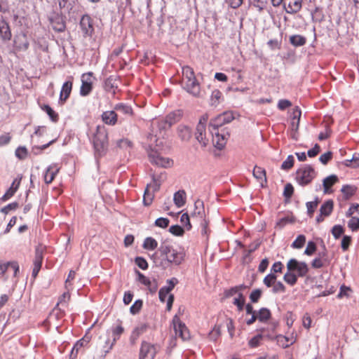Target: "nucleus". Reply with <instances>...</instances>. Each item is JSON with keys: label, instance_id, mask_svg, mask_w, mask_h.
<instances>
[{"label": "nucleus", "instance_id": "58836bf2", "mask_svg": "<svg viewBox=\"0 0 359 359\" xmlns=\"http://www.w3.org/2000/svg\"><path fill=\"white\" fill-rule=\"evenodd\" d=\"M298 276L291 271H288L285 273L283 280L290 285H294L297 283Z\"/></svg>", "mask_w": 359, "mask_h": 359}, {"label": "nucleus", "instance_id": "cd10ccee", "mask_svg": "<svg viewBox=\"0 0 359 359\" xmlns=\"http://www.w3.org/2000/svg\"><path fill=\"white\" fill-rule=\"evenodd\" d=\"M301 110L298 107H296L292 111V120L291 122L292 130L296 132L299 128V119L301 117Z\"/></svg>", "mask_w": 359, "mask_h": 359}, {"label": "nucleus", "instance_id": "ea45409f", "mask_svg": "<svg viewBox=\"0 0 359 359\" xmlns=\"http://www.w3.org/2000/svg\"><path fill=\"white\" fill-rule=\"evenodd\" d=\"M306 38L301 35H292L290 37V42L294 46H302L306 43Z\"/></svg>", "mask_w": 359, "mask_h": 359}, {"label": "nucleus", "instance_id": "09e8293b", "mask_svg": "<svg viewBox=\"0 0 359 359\" xmlns=\"http://www.w3.org/2000/svg\"><path fill=\"white\" fill-rule=\"evenodd\" d=\"M43 110L47 113L49 116L50 120L53 122H56L58 120V115L56 112L53 111V109L49 105H44L43 107Z\"/></svg>", "mask_w": 359, "mask_h": 359}, {"label": "nucleus", "instance_id": "72a5a7b5", "mask_svg": "<svg viewBox=\"0 0 359 359\" xmlns=\"http://www.w3.org/2000/svg\"><path fill=\"white\" fill-rule=\"evenodd\" d=\"M253 176L259 181L262 185H263V182H266L265 170L261 167H255L253 170Z\"/></svg>", "mask_w": 359, "mask_h": 359}, {"label": "nucleus", "instance_id": "9d476101", "mask_svg": "<svg viewBox=\"0 0 359 359\" xmlns=\"http://www.w3.org/2000/svg\"><path fill=\"white\" fill-rule=\"evenodd\" d=\"M210 132L213 146L219 150L222 149L226 144L229 134L224 133L223 130L219 131V130H214L210 128Z\"/></svg>", "mask_w": 359, "mask_h": 359}, {"label": "nucleus", "instance_id": "20e7f679", "mask_svg": "<svg viewBox=\"0 0 359 359\" xmlns=\"http://www.w3.org/2000/svg\"><path fill=\"white\" fill-rule=\"evenodd\" d=\"M93 145L96 155L102 156L107 149L108 133L104 126H97L93 137Z\"/></svg>", "mask_w": 359, "mask_h": 359}, {"label": "nucleus", "instance_id": "a19ab883", "mask_svg": "<svg viewBox=\"0 0 359 359\" xmlns=\"http://www.w3.org/2000/svg\"><path fill=\"white\" fill-rule=\"evenodd\" d=\"M257 319L261 322L268 320L271 317V312L266 308H262L257 313Z\"/></svg>", "mask_w": 359, "mask_h": 359}, {"label": "nucleus", "instance_id": "9b49d317", "mask_svg": "<svg viewBox=\"0 0 359 359\" xmlns=\"http://www.w3.org/2000/svg\"><path fill=\"white\" fill-rule=\"evenodd\" d=\"M173 328L177 337H181L182 340L189 339V332L185 324L182 323L179 317L175 315L172 319Z\"/></svg>", "mask_w": 359, "mask_h": 359}, {"label": "nucleus", "instance_id": "2f4dec72", "mask_svg": "<svg viewBox=\"0 0 359 359\" xmlns=\"http://www.w3.org/2000/svg\"><path fill=\"white\" fill-rule=\"evenodd\" d=\"M177 132L179 137L183 141L189 140L191 137V130L186 126H180L178 127Z\"/></svg>", "mask_w": 359, "mask_h": 359}, {"label": "nucleus", "instance_id": "473e14b6", "mask_svg": "<svg viewBox=\"0 0 359 359\" xmlns=\"http://www.w3.org/2000/svg\"><path fill=\"white\" fill-rule=\"evenodd\" d=\"M357 191V187L353 185L345 184L342 186L341 191L344 194L346 199H348L350 197L353 196Z\"/></svg>", "mask_w": 359, "mask_h": 359}, {"label": "nucleus", "instance_id": "412c9836", "mask_svg": "<svg viewBox=\"0 0 359 359\" xmlns=\"http://www.w3.org/2000/svg\"><path fill=\"white\" fill-rule=\"evenodd\" d=\"M0 37L4 41H8L11 38V32L7 22L0 18Z\"/></svg>", "mask_w": 359, "mask_h": 359}, {"label": "nucleus", "instance_id": "69168bd1", "mask_svg": "<svg viewBox=\"0 0 359 359\" xmlns=\"http://www.w3.org/2000/svg\"><path fill=\"white\" fill-rule=\"evenodd\" d=\"M18 207V203L17 202H13L8 204L1 209V212L4 214L9 213L11 210H15Z\"/></svg>", "mask_w": 359, "mask_h": 359}, {"label": "nucleus", "instance_id": "0eeeda50", "mask_svg": "<svg viewBox=\"0 0 359 359\" xmlns=\"http://www.w3.org/2000/svg\"><path fill=\"white\" fill-rule=\"evenodd\" d=\"M287 269L295 273L299 277H304L308 271L309 266L304 262H299L294 258L290 259L287 263Z\"/></svg>", "mask_w": 359, "mask_h": 359}, {"label": "nucleus", "instance_id": "6ab92c4d", "mask_svg": "<svg viewBox=\"0 0 359 359\" xmlns=\"http://www.w3.org/2000/svg\"><path fill=\"white\" fill-rule=\"evenodd\" d=\"M260 332H261L260 334H257L256 336H255L254 337H252L251 339L249 340L248 345L250 347L256 348V347L259 346L264 337H266L270 339H272L274 338V336L272 334L264 335L265 328H262L260 330Z\"/></svg>", "mask_w": 359, "mask_h": 359}, {"label": "nucleus", "instance_id": "13d9d810", "mask_svg": "<svg viewBox=\"0 0 359 359\" xmlns=\"http://www.w3.org/2000/svg\"><path fill=\"white\" fill-rule=\"evenodd\" d=\"M316 250V245L313 241H309L307 243L306 248L304 250V254L311 256L312 255L315 251Z\"/></svg>", "mask_w": 359, "mask_h": 359}, {"label": "nucleus", "instance_id": "e433bc0d", "mask_svg": "<svg viewBox=\"0 0 359 359\" xmlns=\"http://www.w3.org/2000/svg\"><path fill=\"white\" fill-rule=\"evenodd\" d=\"M158 246L157 241L152 237H147L144 239L142 247L145 250H154Z\"/></svg>", "mask_w": 359, "mask_h": 359}, {"label": "nucleus", "instance_id": "3c124183", "mask_svg": "<svg viewBox=\"0 0 359 359\" xmlns=\"http://www.w3.org/2000/svg\"><path fill=\"white\" fill-rule=\"evenodd\" d=\"M142 304L143 302L142 300H136L130 308V313L133 315L138 313L142 307Z\"/></svg>", "mask_w": 359, "mask_h": 359}, {"label": "nucleus", "instance_id": "49530a36", "mask_svg": "<svg viewBox=\"0 0 359 359\" xmlns=\"http://www.w3.org/2000/svg\"><path fill=\"white\" fill-rule=\"evenodd\" d=\"M247 288V286L245 285H240L238 286H235L233 287H231V289L225 291V297H230L233 295L237 294L238 292H239V290H243Z\"/></svg>", "mask_w": 359, "mask_h": 359}, {"label": "nucleus", "instance_id": "c756f323", "mask_svg": "<svg viewBox=\"0 0 359 359\" xmlns=\"http://www.w3.org/2000/svg\"><path fill=\"white\" fill-rule=\"evenodd\" d=\"M123 331H124V329L121 325H118L116 326L115 327L112 328V334H113V337H114L113 341L110 344L109 348L105 351V355L107 353H109V351L113 348L115 342L116 341V340H118L119 339V337L121 335V334L123 332Z\"/></svg>", "mask_w": 359, "mask_h": 359}, {"label": "nucleus", "instance_id": "8fccbe9b", "mask_svg": "<svg viewBox=\"0 0 359 359\" xmlns=\"http://www.w3.org/2000/svg\"><path fill=\"white\" fill-rule=\"evenodd\" d=\"M306 242V237L304 235H299L295 241L292 243L293 248H302Z\"/></svg>", "mask_w": 359, "mask_h": 359}, {"label": "nucleus", "instance_id": "dca6fc26", "mask_svg": "<svg viewBox=\"0 0 359 359\" xmlns=\"http://www.w3.org/2000/svg\"><path fill=\"white\" fill-rule=\"evenodd\" d=\"M302 0H284L283 4L288 13H297L302 8Z\"/></svg>", "mask_w": 359, "mask_h": 359}, {"label": "nucleus", "instance_id": "c85d7f7f", "mask_svg": "<svg viewBox=\"0 0 359 359\" xmlns=\"http://www.w3.org/2000/svg\"><path fill=\"white\" fill-rule=\"evenodd\" d=\"M52 28L56 32H61L65 29V25L62 18L60 16L51 19L50 21Z\"/></svg>", "mask_w": 359, "mask_h": 359}, {"label": "nucleus", "instance_id": "bf43d9fd", "mask_svg": "<svg viewBox=\"0 0 359 359\" xmlns=\"http://www.w3.org/2000/svg\"><path fill=\"white\" fill-rule=\"evenodd\" d=\"M221 334L220 326H215L212 330L209 333V337L211 340L215 341Z\"/></svg>", "mask_w": 359, "mask_h": 359}, {"label": "nucleus", "instance_id": "4be33fe9", "mask_svg": "<svg viewBox=\"0 0 359 359\" xmlns=\"http://www.w3.org/2000/svg\"><path fill=\"white\" fill-rule=\"evenodd\" d=\"M72 89V81H67L62 86L60 93V102L64 103L69 97Z\"/></svg>", "mask_w": 359, "mask_h": 359}, {"label": "nucleus", "instance_id": "f3484780", "mask_svg": "<svg viewBox=\"0 0 359 359\" xmlns=\"http://www.w3.org/2000/svg\"><path fill=\"white\" fill-rule=\"evenodd\" d=\"M60 168L57 166L56 164L50 165L46 170L45 174L43 175L44 181L46 184H50L55 176L58 173Z\"/></svg>", "mask_w": 359, "mask_h": 359}, {"label": "nucleus", "instance_id": "052dcab7", "mask_svg": "<svg viewBox=\"0 0 359 359\" xmlns=\"http://www.w3.org/2000/svg\"><path fill=\"white\" fill-rule=\"evenodd\" d=\"M60 8L69 11L72 9L74 0H57Z\"/></svg>", "mask_w": 359, "mask_h": 359}, {"label": "nucleus", "instance_id": "338daca9", "mask_svg": "<svg viewBox=\"0 0 359 359\" xmlns=\"http://www.w3.org/2000/svg\"><path fill=\"white\" fill-rule=\"evenodd\" d=\"M348 226L353 231H355V230L358 229H359V218L353 217L349 220Z\"/></svg>", "mask_w": 359, "mask_h": 359}, {"label": "nucleus", "instance_id": "f257e3e1", "mask_svg": "<svg viewBox=\"0 0 359 359\" xmlns=\"http://www.w3.org/2000/svg\"><path fill=\"white\" fill-rule=\"evenodd\" d=\"M175 113H171L165 120H154L151 123V133L148 136L149 141L148 156L150 162L157 166L170 168L172 165L171 159L161 156L160 149L163 143L164 130L175 122Z\"/></svg>", "mask_w": 359, "mask_h": 359}, {"label": "nucleus", "instance_id": "37998d69", "mask_svg": "<svg viewBox=\"0 0 359 359\" xmlns=\"http://www.w3.org/2000/svg\"><path fill=\"white\" fill-rule=\"evenodd\" d=\"M87 343H88V341L86 340H85L84 339H81L79 340L74 344V346H73V348L72 349L71 354H70L71 358H76L78 354L79 350L81 347H83L84 346V344H86Z\"/></svg>", "mask_w": 359, "mask_h": 359}, {"label": "nucleus", "instance_id": "c9c22d12", "mask_svg": "<svg viewBox=\"0 0 359 359\" xmlns=\"http://www.w3.org/2000/svg\"><path fill=\"white\" fill-rule=\"evenodd\" d=\"M114 110L117 111L119 113H121L125 115H131L133 113V109L128 104H125L123 103L117 104L114 106Z\"/></svg>", "mask_w": 359, "mask_h": 359}, {"label": "nucleus", "instance_id": "4c0bfd02", "mask_svg": "<svg viewBox=\"0 0 359 359\" xmlns=\"http://www.w3.org/2000/svg\"><path fill=\"white\" fill-rule=\"evenodd\" d=\"M222 93L219 90H212L210 96V104L211 106L217 107L222 98Z\"/></svg>", "mask_w": 359, "mask_h": 359}, {"label": "nucleus", "instance_id": "7ed1b4c3", "mask_svg": "<svg viewBox=\"0 0 359 359\" xmlns=\"http://www.w3.org/2000/svg\"><path fill=\"white\" fill-rule=\"evenodd\" d=\"M182 84L184 90L193 96L200 94V85L197 81L194 69L189 66L182 67Z\"/></svg>", "mask_w": 359, "mask_h": 359}, {"label": "nucleus", "instance_id": "5701e85b", "mask_svg": "<svg viewBox=\"0 0 359 359\" xmlns=\"http://www.w3.org/2000/svg\"><path fill=\"white\" fill-rule=\"evenodd\" d=\"M81 28L85 35H91L93 28L88 15H83L80 22Z\"/></svg>", "mask_w": 359, "mask_h": 359}, {"label": "nucleus", "instance_id": "ddd939ff", "mask_svg": "<svg viewBox=\"0 0 359 359\" xmlns=\"http://www.w3.org/2000/svg\"><path fill=\"white\" fill-rule=\"evenodd\" d=\"M323 250L318 252V257L313 259L311 266L314 269H320L325 266H327L330 264V259L327 256V250L325 246L323 245Z\"/></svg>", "mask_w": 359, "mask_h": 359}, {"label": "nucleus", "instance_id": "e2e57ef3", "mask_svg": "<svg viewBox=\"0 0 359 359\" xmlns=\"http://www.w3.org/2000/svg\"><path fill=\"white\" fill-rule=\"evenodd\" d=\"M343 233L344 229L342 226L335 225L332 227V233L336 239L339 238L342 235Z\"/></svg>", "mask_w": 359, "mask_h": 359}, {"label": "nucleus", "instance_id": "bb28decb", "mask_svg": "<svg viewBox=\"0 0 359 359\" xmlns=\"http://www.w3.org/2000/svg\"><path fill=\"white\" fill-rule=\"evenodd\" d=\"M173 201L177 208L182 207L186 203V192L184 190H180L175 193Z\"/></svg>", "mask_w": 359, "mask_h": 359}, {"label": "nucleus", "instance_id": "774afa93", "mask_svg": "<svg viewBox=\"0 0 359 359\" xmlns=\"http://www.w3.org/2000/svg\"><path fill=\"white\" fill-rule=\"evenodd\" d=\"M135 262L142 270H145L148 268L147 262L143 257H136Z\"/></svg>", "mask_w": 359, "mask_h": 359}, {"label": "nucleus", "instance_id": "39448f33", "mask_svg": "<svg viewBox=\"0 0 359 359\" xmlns=\"http://www.w3.org/2000/svg\"><path fill=\"white\" fill-rule=\"evenodd\" d=\"M208 119V115H203L200 118L196 128V139L203 147H206L208 144L211 135V133L210 132V128H208V130L206 129Z\"/></svg>", "mask_w": 359, "mask_h": 359}, {"label": "nucleus", "instance_id": "7c9ffc66", "mask_svg": "<svg viewBox=\"0 0 359 359\" xmlns=\"http://www.w3.org/2000/svg\"><path fill=\"white\" fill-rule=\"evenodd\" d=\"M334 207V203L332 200H327L325 201L320 208V212L321 215H324L325 217L329 216L332 210Z\"/></svg>", "mask_w": 359, "mask_h": 359}, {"label": "nucleus", "instance_id": "1a4fd4ad", "mask_svg": "<svg viewBox=\"0 0 359 359\" xmlns=\"http://www.w3.org/2000/svg\"><path fill=\"white\" fill-rule=\"evenodd\" d=\"M193 219H196L200 225H203L205 228L208 226V222L205 219V213L204 209L203 202L198 199L194 203V210L191 213Z\"/></svg>", "mask_w": 359, "mask_h": 359}, {"label": "nucleus", "instance_id": "5fc2aeb1", "mask_svg": "<svg viewBox=\"0 0 359 359\" xmlns=\"http://www.w3.org/2000/svg\"><path fill=\"white\" fill-rule=\"evenodd\" d=\"M277 276L273 273H269L264 278V284L267 286L268 287H271L273 284L275 283L276 280Z\"/></svg>", "mask_w": 359, "mask_h": 359}, {"label": "nucleus", "instance_id": "a18cd8bd", "mask_svg": "<svg viewBox=\"0 0 359 359\" xmlns=\"http://www.w3.org/2000/svg\"><path fill=\"white\" fill-rule=\"evenodd\" d=\"M154 190L150 191L149 186H147L143 196V203L145 205L148 206L151 204L154 197Z\"/></svg>", "mask_w": 359, "mask_h": 359}, {"label": "nucleus", "instance_id": "b1692460", "mask_svg": "<svg viewBox=\"0 0 359 359\" xmlns=\"http://www.w3.org/2000/svg\"><path fill=\"white\" fill-rule=\"evenodd\" d=\"M338 182V177L335 175H331L325 177L323 181L324 194H330L332 190L330 188Z\"/></svg>", "mask_w": 359, "mask_h": 359}, {"label": "nucleus", "instance_id": "a211bd4d", "mask_svg": "<svg viewBox=\"0 0 359 359\" xmlns=\"http://www.w3.org/2000/svg\"><path fill=\"white\" fill-rule=\"evenodd\" d=\"M15 47L19 50H26L29 47V41L25 34L17 35L14 39Z\"/></svg>", "mask_w": 359, "mask_h": 359}, {"label": "nucleus", "instance_id": "79ce46f5", "mask_svg": "<svg viewBox=\"0 0 359 359\" xmlns=\"http://www.w3.org/2000/svg\"><path fill=\"white\" fill-rule=\"evenodd\" d=\"M166 175L165 172H161L159 176H153L154 191H158L161 183L165 180Z\"/></svg>", "mask_w": 359, "mask_h": 359}, {"label": "nucleus", "instance_id": "603ef678", "mask_svg": "<svg viewBox=\"0 0 359 359\" xmlns=\"http://www.w3.org/2000/svg\"><path fill=\"white\" fill-rule=\"evenodd\" d=\"M318 204V198H316L313 201H309L306 203L307 208V212L310 216H312L315 210L316 209Z\"/></svg>", "mask_w": 359, "mask_h": 359}, {"label": "nucleus", "instance_id": "393cba45", "mask_svg": "<svg viewBox=\"0 0 359 359\" xmlns=\"http://www.w3.org/2000/svg\"><path fill=\"white\" fill-rule=\"evenodd\" d=\"M20 181H21V177L20 178H15L13 180L11 187L7 190V191L2 196L1 199L3 201H5L8 200L10 198H11L15 194V193L18 189V187H19L20 184Z\"/></svg>", "mask_w": 359, "mask_h": 359}, {"label": "nucleus", "instance_id": "6e6552de", "mask_svg": "<svg viewBox=\"0 0 359 359\" xmlns=\"http://www.w3.org/2000/svg\"><path fill=\"white\" fill-rule=\"evenodd\" d=\"M234 116L231 111H226L219 114L210 121V128L214 130H219L223 125L230 123L233 120Z\"/></svg>", "mask_w": 359, "mask_h": 359}, {"label": "nucleus", "instance_id": "6e6d98bb", "mask_svg": "<svg viewBox=\"0 0 359 359\" xmlns=\"http://www.w3.org/2000/svg\"><path fill=\"white\" fill-rule=\"evenodd\" d=\"M169 231L177 236H181L184 234V231L182 227L179 225H172L170 227Z\"/></svg>", "mask_w": 359, "mask_h": 359}, {"label": "nucleus", "instance_id": "2eb2a0df", "mask_svg": "<svg viewBox=\"0 0 359 359\" xmlns=\"http://www.w3.org/2000/svg\"><path fill=\"white\" fill-rule=\"evenodd\" d=\"M43 250L44 249L41 246H38L35 250V257L33 261L34 266L32 273V276L34 278L37 276L39 271L41 268Z\"/></svg>", "mask_w": 359, "mask_h": 359}, {"label": "nucleus", "instance_id": "4d7b16f0", "mask_svg": "<svg viewBox=\"0 0 359 359\" xmlns=\"http://www.w3.org/2000/svg\"><path fill=\"white\" fill-rule=\"evenodd\" d=\"M170 220L168 218L159 217L155 221V225L158 227L165 229L168 226Z\"/></svg>", "mask_w": 359, "mask_h": 359}, {"label": "nucleus", "instance_id": "864d4df0", "mask_svg": "<svg viewBox=\"0 0 359 359\" xmlns=\"http://www.w3.org/2000/svg\"><path fill=\"white\" fill-rule=\"evenodd\" d=\"M294 157L292 155H289L287 158L283 162L281 168L283 170H289L294 165Z\"/></svg>", "mask_w": 359, "mask_h": 359}, {"label": "nucleus", "instance_id": "a878e982", "mask_svg": "<svg viewBox=\"0 0 359 359\" xmlns=\"http://www.w3.org/2000/svg\"><path fill=\"white\" fill-rule=\"evenodd\" d=\"M277 341L284 348H287L289 346L293 344L296 341V336L293 333L290 336L285 337L283 335H278L276 337Z\"/></svg>", "mask_w": 359, "mask_h": 359}, {"label": "nucleus", "instance_id": "de8ad7c7", "mask_svg": "<svg viewBox=\"0 0 359 359\" xmlns=\"http://www.w3.org/2000/svg\"><path fill=\"white\" fill-rule=\"evenodd\" d=\"M147 329V325L142 323L137 326L133 331V337L138 338L141 334L144 333Z\"/></svg>", "mask_w": 359, "mask_h": 359}, {"label": "nucleus", "instance_id": "f03ea898", "mask_svg": "<svg viewBox=\"0 0 359 359\" xmlns=\"http://www.w3.org/2000/svg\"><path fill=\"white\" fill-rule=\"evenodd\" d=\"M158 251L165 260L175 265H180L184 260V252L181 248H175L168 242H162Z\"/></svg>", "mask_w": 359, "mask_h": 359}, {"label": "nucleus", "instance_id": "4468645a", "mask_svg": "<svg viewBox=\"0 0 359 359\" xmlns=\"http://www.w3.org/2000/svg\"><path fill=\"white\" fill-rule=\"evenodd\" d=\"M93 89V73L88 72L81 76V86L80 94L82 96L88 95Z\"/></svg>", "mask_w": 359, "mask_h": 359}, {"label": "nucleus", "instance_id": "f8f14e48", "mask_svg": "<svg viewBox=\"0 0 359 359\" xmlns=\"http://www.w3.org/2000/svg\"><path fill=\"white\" fill-rule=\"evenodd\" d=\"M157 353V347L147 341H142L139 359H154Z\"/></svg>", "mask_w": 359, "mask_h": 359}, {"label": "nucleus", "instance_id": "423d86ee", "mask_svg": "<svg viewBox=\"0 0 359 359\" xmlns=\"http://www.w3.org/2000/svg\"><path fill=\"white\" fill-rule=\"evenodd\" d=\"M296 174V180L301 186L309 184L316 177L315 170L309 165H304L299 168Z\"/></svg>", "mask_w": 359, "mask_h": 359}, {"label": "nucleus", "instance_id": "680f3d73", "mask_svg": "<svg viewBox=\"0 0 359 359\" xmlns=\"http://www.w3.org/2000/svg\"><path fill=\"white\" fill-rule=\"evenodd\" d=\"M181 223L187 228V230L191 229V225L190 223V218L187 213H184L180 217Z\"/></svg>", "mask_w": 359, "mask_h": 359}, {"label": "nucleus", "instance_id": "c03bdc74", "mask_svg": "<svg viewBox=\"0 0 359 359\" xmlns=\"http://www.w3.org/2000/svg\"><path fill=\"white\" fill-rule=\"evenodd\" d=\"M116 79L112 77H109L106 79L104 82V88L107 91L114 93L115 89L117 88V85L115 83Z\"/></svg>", "mask_w": 359, "mask_h": 359}, {"label": "nucleus", "instance_id": "f704fd0d", "mask_svg": "<svg viewBox=\"0 0 359 359\" xmlns=\"http://www.w3.org/2000/svg\"><path fill=\"white\" fill-rule=\"evenodd\" d=\"M175 287V283H172V285L162 287L158 292L159 299L161 302H164L167 301L170 292Z\"/></svg>", "mask_w": 359, "mask_h": 359}, {"label": "nucleus", "instance_id": "0e129e2a", "mask_svg": "<svg viewBox=\"0 0 359 359\" xmlns=\"http://www.w3.org/2000/svg\"><path fill=\"white\" fill-rule=\"evenodd\" d=\"M294 192V188L293 186L290 183H287L285 184L284 191H283V196L286 198H290L292 196Z\"/></svg>", "mask_w": 359, "mask_h": 359}, {"label": "nucleus", "instance_id": "aec40b11", "mask_svg": "<svg viewBox=\"0 0 359 359\" xmlns=\"http://www.w3.org/2000/svg\"><path fill=\"white\" fill-rule=\"evenodd\" d=\"M101 117L102 121L109 126H114L118 121V116L114 110L104 111Z\"/></svg>", "mask_w": 359, "mask_h": 359}]
</instances>
